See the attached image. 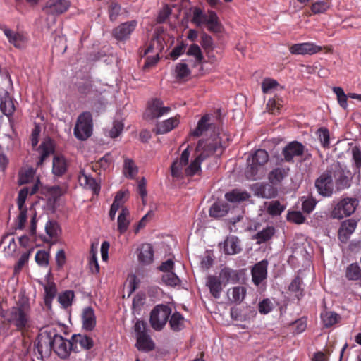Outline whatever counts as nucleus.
<instances>
[{"instance_id": "09e8293b", "label": "nucleus", "mask_w": 361, "mask_h": 361, "mask_svg": "<svg viewBox=\"0 0 361 361\" xmlns=\"http://www.w3.org/2000/svg\"><path fill=\"white\" fill-rule=\"evenodd\" d=\"M286 209V206L279 201H271L267 206V212L271 216L280 215Z\"/></svg>"}, {"instance_id": "e433bc0d", "label": "nucleus", "mask_w": 361, "mask_h": 361, "mask_svg": "<svg viewBox=\"0 0 361 361\" xmlns=\"http://www.w3.org/2000/svg\"><path fill=\"white\" fill-rule=\"evenodd\" d=\"M245 288L243 286L233 287L228 290V296L233 302H240L245 296Z\"/></svg>"}, {"instance_id": "412c9836", "label": "nucleus", "mask_w": 361, "mask_h": 361, "mask_svg": "<svg viewBox=\"0 0 361 361\" xmlns=\"http://www.w3.org/2000/svg\"><path fill=\"white\" fill-rule=\"evenodd\" d=\"M357 226V221L353 219H348L343 221L338 231V238L342 242H346L350 235L355 231Z\"/></svg>"}, {"instance_id": "ddd939ff", "label": "nucleus", "mask_w": 361, "mask_h": 361, "mask_svg": "<svg viewBox=\"0 0 361 361\" xmlns=\"http://www.w3.org/2000/svg\"><path fill=\"white\" fill-rule=\"evenodd\" d=\"M170 108L164 106L162 101L155 99L148 103L145 115L149 118H159L168 114Z\"/></svg>"}, {"instance_id": "7c9ffc66", "label": "nucleus", "mask_w": 361, "mask_h": 361, "mask_svg": "<svg viewBox=\"0 0 361 361\" xmlns=\"http://www.w3.org/2000/svg\"><path fill=\"white\" fill-rule=\"evenodd\" d=\"M225 197L226 200L230 202L238 203L247 200L250 197V195L245 191L235 189L226 193Z\"/></svg>"}, {"instance_id": "603ef678", "label": "nucleus", "mask_w": 361, "mask_h": 361, "mask_svg": "<svg viewBox=\"0 0 361 361\" xmlns=\"http://www.w3.org/2000/svg\"><path fill=\"white\" fill-rule=\"evenodd\" d=\"M279 87L277 81L271 78H265L262 84V92L266 94L274 92Z\"/></svg>"}, {"instance_id": "a211bd4d", "label": "nucleus", "mask_w": 361, "mask_h": 361, "mask_svg": "<svg viewBox=\"0 0 361 361\" xmlns=\"http://www.w3.org/2000/svg\"><path fill=\"white\" fill-rule=\"evenodd\" d=\"M69 2L67 0H49L43 10L51 14H61L67 11Z\"/></svg>"}, {"instance_id": "ea45409f", "label": "nucleus", "mask_w": 361, "mask_h": 361, "mask_svg": "<svg viewBox=\"0 0 361 361\" xmlns=\"http://www.w3.org/2000/svg\"><path fill=\"white\" fill-rule=\"evenodd\" d=\"M345 277L350 281H361V269L357 263H352L345 269Z\"/></svg>"}, {"instance_id": "c03bdc74", "label": "nucleus", "mask_w": 361, "mask_h": 361, "mask_svg": "<svg viewBox=\"0 0 361 361\" xmlns=\"http://www.w3.org/2000/svg\"><path fill=\"white\" fill-rule=\"evenodd\" d=\"M137 167L133 160L125 159L123 164V174L126 178H133L137 173Z\"/></svg>"}, {"instance_id": "c85d7f7f", "label": "nucleus", "mask_w": 361, "mask_h": 361, "mask_svg": "<svg viewBox=\"0 0 361 361\" xmlns=\"http://www.w3.org/2000/svg\"><path fill=\"white\" fill-rule=\"evenodd\" d=\"M82 327L87 331L92 330L96 325V317L94 310L91 307L84 309L82 315Z\"/></svg>"}, {"instance_id": "5fc2aeb1", "label": "nucleus", "mask_w": 361, "mask_h": 361, "mask_svg": "<svg viewBox=\"0 0 361 361\" xmlns=\"http://www.w3.org/2000/svg\"><path fill=\"white\" fill-rule=\"evenodd\" d=\"M4 244H8L4 247V252L6 255L12 256L16 250V244L13 236H7L4 239Z\"/></svg>"}, {"instance_id": "b1692460", "label": "nucleus", "mask_w": 361, "mask_h": 361, "mask_svg": "<svg viewBox=\"0 0 361 361\" xmlns=\"http://www.w3.org/2000/svg\"><path fill=\"white\" fill-rule=\"evenodd\" d=\"M130 211L128 208H123L120 211L117 218V230L121 234L124 233L128 230L130 223Z\"/></svg>"}, {"instance_id": "423d86ee", "label": "nucleus", "mask_w": 361, "mask_h": 361, "mask_svg": "<svg viewBox=\"0 0 361 361\" xmlns=\"http://www.w3.org/2000/svg\"><path fill=\"white\" fill-rule=\"evenodd\" d=\"M357 205L358 201L356 198H343L334 207L331 216L338 219L349 216L354 213Z\"/></svg>"}, {"instance_id": "4be33fe9", "label": "nucleus", "mask_w": 361, "mask_h": 361, "mask_svg": "<svg viewBox=\"0 0 361 361\" xmlns=\"http://www.w3.org/2000/svg\"><path fill=\"white\" fill-rule=\"evenodd\" d=\"M73 350L78 351L80 349L89 350L93 346V340L85 335H74L72 337Z\"/></svg>"}, {"instance_id": "774afa93", "label": "nucleus", "mask_w": 361, "mask_h": 361, "mask_svg": "<svg viewBox=\"0 0 361 361\" xmlns=\"http://www.w3.org/2000/svg\"><path fill=\"white\" fill-rule=\"evenodd\" d=\"M329 4L323 1L315 2L312 6V11L314 13H321L329 8Z\"/></svg>"}, {"instance_id": "4468645a", "label": "nucleus", "mask_w": 361, "mask_h": 361, "mask_svg": "<svg viewBox=\"0 0 361 361\" xmlns=\"http://www.w3.org/2000/svg\"><path fill=\"white\" fill-rule=\"evenodd\" d=\"M129 197V191L128 190H119L116 192L113 203L110 207L109 212V217L111 220H114L116 212L123 208H127L124 206L125 202Z\"/></svg>"}, {"instance_id": "de8ad7c7", "label": "nucleus", "mask_w": 361, "mask_h": 361, "mask_svg": "<svg viewBox=\"0 0 361 361\" xmlns=\"http://www.w3.org/2000/svg\"><path fill=\"white\" fill-rule=\"evenodd\" d=\"M45 297L44 302L47 306L51 305V302L56 293V288L53 283L48 282L44 286Z\"/></svg>"}, {"instance_id": "c9c22d12", "label": "nucleus", "mask_w": 361, "mask_h": 361, "mask_svg": "<svg viewBox=\"0 0 361 361\" xmlns=\"http://www.w3.org/2000/svg\"><path fill=\"white\" fill-rule=\"evenodd\" d=\"M228 211V206L224 202H216L209 209V215L212 217L219 218L224 216Z\"/></svg>"}, {"instance_id": "37998d69", "label": "nucleus", "mask_w": 361, "mask_h": 361, "mask_svg": "<svg viewBox=\"0 0 361 361\" xmlns=\"http://www.w3.org/2000/svg\"><path fill=\"white\" fill-rule=\"evenodd\" d=\"M205 24L207 25L208 29L210 31L219 32L221 29V25L219 22L217 15L212 11H208Z\"/></svg>"}, {"instance_id": "cd10ccee", "label": "nucleus", "mask_w": 361, "mask_h": 361, "mask_svg": "<svg viewBox=\"0 0 361 361\" xmlns=\"http://www.w3.org/2000/svg\"><path fill=\"white\" fill-rule=\"evenodd\" d=\"M211 116L205 115L198 121L197 127L191 131L190 135L195 137H200L209 129L212 128Z\"/></svg>"}, {"instance_id": "4d7b16f0", "label": "nucleus", "mask_w": 361, "mask_h": 361, "mask_svg": "<svg viewBox=\"0 0 361 361\" xmlns=\"http://www.w3.org/2000/svg\"><path fill=\"white\" fill-rule=\"evenodd\" d=\"M207 18V14L203 13L202 11L200 8H195L194 9L192 20L197 26H200L203 24H205Z\"/></svg>"}, {"instance_id": "5701e85b", "label": "nucleus", "mask_w": 361, "mask_h": 361, "mask_svg": "<svg viewBox=\"0 0 361 361\" xmlns=\"http://www.w3.org/2000/svg\"><path fill=\"white\" fill-rule=\"evenodd\" d=\"M78 181L81 186L86 189L92 190L97 193L99 190V186L96 180L85 173V170H82L78 176Z\"/></svg>"}, {"instance_id": "6ab92c4d", "label": "nucleus", "mask_w": 361, "mask_h": 361, "mask_svg": "<svg viewBox=\"0 0 361 361\" xmlns=\"http://www.w3.org/2000/svg\"><path fill=\"white\" fill-rule=\"evenodd\" d=\"M268 262L262 260L256 264L252 269V281L255 284L259 285L267 276Z\"/></svg>"}, {"instance_id": "3c124183", "label": "nucleus", "mask_w": 361, "mask_h": 361, "mask_svg": "<svg viewBox=\"0 0 361 361\" xmlns=\"http://www.w3.org/2000/svg\"><path fill=\"white\" fill-rule=\"evenodd\" d=\"M73 298L74 293L71 290H66L59 295L58 301L63 307L66 308L72 304Z\"/></svg>"}, {"instance_id": "a878e982", "label": "nucleus", "mask_w": 361, "mask_h": 361, "mask_svg": "<svg viewBox=\"0 0 361 361\" xmlns=\"http://www.w3.org/2000/svg\"><path fill=\"white\" fill-rule=\"evenodd\" d=\"M224 252L227 255H235L240 252V241L237 237H228L223 244Z\"/></svg>"}, {"instance_id": "58836bf2", "label": "nucleus", "mask_w": 361, "mask_h": 361, "mask_svg": "<svg viewBox=\"0 0 361 361\" xmlns=\"http://www.w3.org/2000/svg\"><path fill=\"white\" fill-rule=\"evenodd\" d=\"M190 70L185 62L177 63L174 69V75L180 79L187 80L190 75Z\"/></svg>"}, {"instance_id": "6e6552de", "label": "nucleus", "mask_w": 361, "mask_h": 361, "mask_svg": "<svg viewBox=\"0 0 361 361\" xmlns=\"http://www.w3.org/2000/svg\"><path fill=\"white\" fill-rule=\"evenodd\" d=\"M54 334V330H44L39 334L36 347L42 357L48 356L53 350Z\"/></svg>"}, {"instance_id": "39448f33", "label": "nucleus", "mask_w": 361, "mask_h": 361, "mask_svg": "<svg viewBox=\"0 0 361 361\" xmlns=\"http://www.w3.org/2000/svg\"><path fill=\"white\" fill-rule=\"evenodd\" d=\"M92 133V117L90 113L83 112L77 120L74 128L75 136L81 140H85Z\"/></svg>"}, {"instance_id": "f704fd0d", "label": "nucleus", "mask_w": 361, "mask_h": 361, "mask_svg": "<svg viewBox=\"0 0 361 361\" xmlns=\"http://www.w3.org/2000/svg\"><path fill=\"white\" fill-rule=\"evenodd\" d=\"M0 109L6 116H11L16 110L14 102L8 95L4 96L1 99Z\"/></svg>"}, {"instance_id": "aec40b11", "label": "nucleus", "mask_w": 361, "mask_h": 361, "mask_svg": "<svg viewBox=\"0 0 361 361\" xmlns=\"http://www.w3.org/2000/svg\"><path fill=\"white\" fill-rule=\"evenodd\" d=\"M332 172V178H334L338 190L347 188L350 186V179L345 174L344 170L340 166H335Z\"/></svg>"}, {"instance_id": "a18cd8bd", "label": "nucleus", "mask_w": 361, "mask_h": 361, "mask_svg": "<svg viewBox=\"0 0 361 361\" xmlns=\"http://www.w3.org/2000/svg\"><path fill=\"white\" fill-rule=\"evenodd\" d=\"M35 171L31 167H25L19 173L18 182L20 185L28 183L34 180Z\"/></svg>"}, {"instance_id": "0eeeda50", "label": "nucleus", "mask_w": 361, "mask_h": 361, "mask_svg": "<svg viewBox=\"0 0 361 361\" xmlns=\"http://www.w3.org/2000/svg\"><path fill=\"white\" fill-rule=\"evenodd\" d=\"M171 310L166 305H157L150 314V324L156 331L161 330L166 325Z\"/></svg>"}, {"instance_id": "bf43d9fd", "label": "nucleus", "mask_w": 361, "mask_h": 361, "mask_svg": "<svg viewBox=\"0 0 361 361\" xmlns=\"http://www.w3.org/2000/svg\"><path fill=\"white\" fill-rule=\"evenodd\" d=\"M317 135L323 147H326L329 145V132L326 128H319L317 131Z\"/></svg>"}, {"instance_id": "72a5a7b5", "label": "nucleus", "mask_w": 361, "mask_h": 361, "mask_svg": "<svg viewBox=\"0 0 361 361\" xmlns=\"http://www.w3.org/2000/svg\"><path fill=\"white\" fill-rule=\"evenodd\" d=\"M40 154V160L38 164H41L45 158L54 152V143L50 139H47L42 142L39 148Z\"/></svg>"}, {"instance_id": "a19ab883", "label": "nucleus", "mask_w": 361, "mask_h": 361, "mask_svg": "<svg viewBox=\"0 0 361 361\" xmlns=\"http://www.w3.org/2000/svg\"><path fill=\"white\" fill-rule=\"evenodd\" d=\"M164 48V42L160 37L153 38L145 51V54L148 53L160 54Z\"/></svg>"}, {"instance_id": "9b49d317", "label": "nucleus", "mask_w": 361, "mask_h": 361, "mask_svg": "<svg viewBox=\"0 0 361 361\" xmlns=\"http://www.w3.org/2000/svg\"><path fill=\"white\" fill-rule=\"evenodd\" d=\"M322 49V47L313 42H303L291 45L289 51L292 54L313 55L321 51Z\"/></svg>"}, {"instance_id": "e2e57ef3", "label": "nucleus", "mask_w": 361, "mask_h": 361, "mask_svg": "<svg viewBox=\"0 0 361 361\" xmlns=\"http://www.w3.org/2000/svg\"><path fill=\"white\" fill-rule=\"evenodd\" d=\"M90 269L93 274H98L99 271V266L97 258V253L92 250L91 256L89 261Z\"/></svg>"}, {"instance_id": "0e129e2a", "label": "nucleus", "mask_w": 361, "mask_h": 361, "mask_svg": "<svg viewBox=\"0 0 361 361\" xmlns=\"http://www.w3.org/2000/svg\"><path fill=\"white\" fill-rule=\"evenodd\" d=\"M123 128V123L121 121H116L113 123L112 128L109 130V136L115 138L118 137L122 132Z\"/></svg>"}, {"instance_id": "9d476101", "label": "nucleus", "mask_w": 361, "mask_h": 361, "mask_svg": "<svg viewBox=\"0 0 361 361\" xmlns=\"http://www.w3.org/2000/svg\"><path fill=\"white\" fill-rule=\"evenodd\" d=\"M73 350L72 341L66 340L61 336L54 334L53 350L61 358H66Z\"/></svg>"}, {"instance_id": "680f3d73", "label": "nucleus", "mask_w": 361, "mask_h": 361, "mask_svg": "<svg viewBox=\"0 0 361 361\" xmlns=\"http://www.w3.org/2000/svg\"><path fill=\"white\" fill-rule=\"evenodd\" d=\"M287 219L289 221L298 224L303 223L305 221L302 214L298 211L289 212L287 214Z\"/></svg>"}, {"instance_id": "2eb2a0df", "label": "nucleus", "mask_w": 361, "mask_h": 361, "mask_svg": "<svg viewBox=\"0 0 361 361\" xmlns=\"http://www.w3.org/2000/svg\"><path fill=\"white\" fill-rule=\"evenodd\" d=\"M136 20L123 23L113 30L114 37L118 40H124L130 37L137 26Z\"/></svg>"}, {"instance_id": "c756f323", "label": "nucleus", "mask_w": 361, "mask_h": 361, "mask_svg": "<svg viewBox=\"0 0 361 361\" xmlns=\"http://www.w3.org/2000/svg\"><path fill=\"white\" fill-rule=\"evenodd\" d=\"M136 340L135 346L139 350L148 352L154 348V343L147 334L136 337Z\"/></svg>"}, {"instance_id": "79ce46f5", "label": "nucleus", "mask_w": 361, "mask_h": 361, "mask_svg": "<svg viewBox=\"0 0 361 361\" xmlns=\"http://www.w3.org/2000/svg\"><path fill=\"white\" fill-rule=\"evenodd\" d=\"M185 319L178 312L173 313L169 319L171 328L176 331H180L185 327Z\"/></svg>"}, {"instance_id": "338daca9", "label": "nucleus", "mask_w": 361, "mask_h": 361, "mask_svg": "<svg viewBox=\"0 0 361 361\" xmlns=\"http://www.w3.org/2000/svg\"><path fill=\"white\" fill-rule=\"evenodd\" d=\"M32 251V250L31 249L27 252L22 254L17 264L15 266L14 269L16 272H19L21 270L22 267L27 262Z\"/></svg>"}, {"instance_id": "bb28decb", "label": "nucleus", "mask_w": 361, "mask_h": 361, "mask_svg": "<svg viewBox=\"0 0 361 361\" xmlns=\"http://www.w3.org/2000/svg\"><path fill=\"white\" fill-rule=\"evenodd\" d=\"M180 123L179 117L175 116L166 119L157 124L156 128L157 133L164 134L170 132L173 128L177 127Z\"/></svg>"}, {"instance_id": "6e6d98bb", "label": "nucleus", "mask_w": 361, "mask_h": 361, "mask_svg": "<svg viewBox=\"0 0 361 361\" xmlns=\"http://www.w3.org/2000/svg\"><path fill=\"white\" fill-rule=\"evenodd\" d=\"M162 281L164 283L171 286H178L180 283L179 278L173 271L164 274Z\"/></svg>"}, {"instance_id": "f3484780", "label": "nucleus", "mask_w": 361, "mask_h": 361, "mask_svg": "<svg viewBox=\"0 0 361 361\" xmlns=\"http://www.w3.org/2000/svg\"><path fill=\"white\" fill-rule=\"evenodd\" d=\"M3 32L9 43L13 44L15 47L22 49L26 46L27 39L23 34L16 32L7 27L3 28Z\"/></svg>"}, {"instance_id": "4c0bfd02", "label": "nucleus", "mask_w": 361, "mask_h": 361, "mask_svg": "<svg viewBox=\"0 0 361 361\" xmlns=\"http://www.w3.org/2000/svg\"><path fill=\"white\" fill-rule=\"evenodd\" d=\"M67 164L65 158L61 155H56L53 159V173L55 175L61 176L66 170Z\"/></svg>"}, {"instance_id": "8fccbe9b", "label": "nucleus", "mask_w": 361, "mask_h": 361, "mask_svg": "<svg viewBox=\"0 0 361 361\" xmlns=\"http://www.w3.org/2000/svg\"><path fill=\"white\" fill-rule=\"evenodd\" d=\"M321 318L325 326L329 327L338 322V314L333 312H325L322 313Z\"/></svg>"}, {"instance_id": "864d4df0", "label": "nucleus", "mask_w": 361, "mask_h": 361, "mask_svg": "<svg viewBox=\"0 0 361 361\" xmlns=\"http://www.w3.org/2000/svg\"><path fill=\"white\" fill-rule=\"evenodd\" d=\"M333 92L336 94L339 105L343 109H346L348 108L347 99L349 97L348 94H345L343 90L340 87H334Z\"/></svg>"}, {"instance_id": "7ed1b4c3", "label": "nucleus", "mask_w": 361, "mask_h": 361, "mask_svg": "<svg viewBox=\"0 0 361 361\" xmlns=\"http://www.w3.org/2000/svg\"><path fill=\"white\" fill-rule=\"evenodd\" d=\"M269 160L268 153L264 149H258L247 159L245 176L250 179H257L264 174V164Z\"/></svg>"}, {"instance_id": "49530a36", "label": "nucleus", "mask_w": 361, "mask_h": 361, "mask_svg": "<svg viewBox=\"0 0 361 361\" xmlns=\"http://www.w3.org/2000/svg\"><path fill=\"white\" fill-rule=\"evenodd\" d=\"M186 54L189 56L194 57V66L200 64L204 58L200 47L196 44H192L189 47Z\"/></svg>"}, {"instance_id": "69168bd1", "label": "nucleus", "mask_w": 361, "mask_h": 361, "mask_svg": "<svg viewBox=\"0 0 361 361\" xmlns=\"http://www.w3.org/2000/svg\"><path fill=\"white\" fill-rule=\"evenodd\" d=\"M154 213L152 211H149L138 222L137 224L135 233H138L140 229L143 228L146 224L149 222V221L153 217Z\"/></svg>"}, {"instance_id": "13d9d810", "label": "nucleus", "mask_w": 361, "mask_h": 361, "mask_svg": "<svg viewBox=\"0 0 361 361\" xmlns=\"http://www.w3.org/2000/svg\"><path fill=\"white\" fill-rule=\"evenodd\" d=\"M49 252L44 250H39L35 255V262L40 267H47L49 264Z\"/></svg>"}, {"instance_id": "473e14b6", "label": "nucleus", "mask_w": 361, "mask_h": 361, "mask_svg": "<svg viewBox=\"0 0 361 361\" xmlns=\"http://www.w3.org/2000/svg\"><path fill=\"white\" fill-rule=\"evenodd\" d=\"M37 190V185L35 184L30 191L28 188H23L18 194L17 204L19 211H23V209H27L26 207L25 206V200L28 196V195H32L34 194Z\"/></svg>"}, {"instance_id": "f8f14e48", "label": "nucleus", "mask_w": 361, "mask_h": 361, "mask_svg": "<svg viewBox=\"0 0 361 361\" xmlns=\"http://www.w3.org/2000/svg\"><path fill=\"white\" fill-rule=\"evenodd\" d=\"M138 263L141 266H148L154 262V249L151 244L143 243L136 250Z\"/></svg>"}, {"instance_id": "1a4fd4ad", "label": "nucleus", "mask_w": 361, "mask_h": 361, "mask_svg": "<svg viewBox=\"0 0 361 361\" xmlns=\"http://www.w3.org/2000/svg\"><path fill=\"white\" fill-rule=\"evenodd\" d=\"M315 187L319 195L330 197L333 194V178L331 171L323 173L315 181Z\"/></svg>"}, {"instance_id": "f03ea898", "label": "nucleus", "mask_w": 361, "mask_h": 361, "mask_svg": "<svg viewBox=\"0 0 361 361\" xmlns=\"http://www.w3.org/2000/svg\"><path fill=\"white\" fill-rule=\"evenodd\" d=\"M4 319L17 331H23L30 327L31 309L28 302H18L5 312Z\"/></svg>"}, {"instance_id": "f257e3e1", "label": "nucleus", "mask_w": 361, "mask_h": 361, "mask_svg": "<svg viewBox=\"0 0 361 361\" xmlns=\"http://www.w3.org/2000/svg\"><path fill=\"white\" fill-rule=\"evenodd\" d=\"M221 146L218 137L214 140H200L197 146V157L188 165L190 152L188 148L185 149L180 158L174 161L171 166V175L175 178H180L184 174L193 176L200 171L201 162L207 157L212 155Z\"/></svg>"}, {"instance_id": "dca6fc26", "label": "nucleus", "mask_w": 361, "mask_h": 361, "mask_svg": "<svg viewBox=\"0 0 361 361\" xmlns=\"http://www.w3.org/2000/svg\"><path fill=\"white\" fill-rule=\"evenodd\" d=\"M304 152V146L298 142H291L287 145L283 150V154L286 161H292L294 157L301 156Z\"/></svg>"}, {"instance_id": "393cba45", "label": "nucleus", "mask_w": 361, "mask_h": 361, "mask_svg": "<svg viewBox=\"0 0 361 361\" xmlns=\"http://www.w3.org/2000/svg\"><path fill=\"white\" fill-rule=\"evenodd\" d=\"M288 167H277L269 173V180L273 185L281 183L289 174Z\"/></svg>"}, {"instance_id": "20e7f679", "label": "nucleus", "mask_w": 361, "mask_h": 361, "mask_svg": "<svg viewBox=\"0 0 361 361\" xmlns=\"http://www.w3.org/2000/svg\"><path fill=\"white\" fill-rule=\"evenodd\" d=\"M232 272L231 269L224 268L218 276L210 275L207 276L206 285L215 298L220 297L223 288L229 282Z\"/></svg>"}, {"instance_id": "052dcab7", "label": "nucleus", "mask_w": 361, "mask_h": 361, "mask_svg": "<svg viewBox=\"0 0 361 361\" xmlns=\"http://www.w3.org/2000/svg\"><path fill=\"white\" fill-rule=\"evenodd\" d=\"M274 233V229L272 227H268L261 232L258 233L257 238L259 240L258 243H261L271 238Z\"/></svg>"}, {"instance_id": "2f4dec72", "label": "nucleus", "mask_w": 361, "mask_h": 361, "mask_svg": "<svg viewBox=\"0 0 361 361\" xmlns=\"http://www.w3.org/2000/svg\"><path fill=\"white\" fill-rule=\"evenodd\" d=\"M45 231L47 236L44 238L45 242L56 238L60 233V228L59 224L53 221H49L45 225Z\"/></svg>"}]
</instances>
